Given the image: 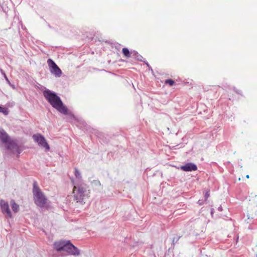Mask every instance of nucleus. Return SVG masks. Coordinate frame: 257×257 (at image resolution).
Masks as SVG:
<instances>
[{
	"label": "nucleus",
	"mask_w": 257,
	"mask_h": 257,
	"mask_svg": "<svg viewBox=\"0 0 257 257\" xmlns=\"http://www.w3.org/2000/svg\"><path fill=\"white\" fill-rule=\"evenodd\" d=\"M129 54H130V58L132 57V58H133L138 61H143L145 63V64L147 66V67H148V68L149 69H151L152 71L153 70L152 67L150 66L149 64L148 63V62L144 61L143 60V57L141 55H140L137 52H136L135 51L131 50V51H130Z\"/></svg>",
	"instance_id": "9"
},
{
	"label": "nucleus",
	"mask_w": 257,
	"mask_h": 257,
	"mask_svg": "<svg viewBox=\"0 0 257 257\" xmlns=\"http://www.w3.org/2000/svg\"><path fill=\"white\" fill-rule=\"evenodd\" d=\"M180 169L185 172H191L197 170V167L195 164L187 163L184 165L181 166Z\"/></svg>",
	"instance_id": "10"
},
{
	"label": "nucleus",
	"mask_w": 257,
	"mask_h": 257,
	"mask_svg": "<svg viewBox=\"0 0 257 257\" xmlns=\"http://www.w3.org/2000/svg\"><path fill=\"white\" fill-rule=\"evenodd\" d=\"M43 95L48 102L60 113L65 115L71 114L72 117L74 115L71 113H69V110L67 107L65 106L61 100L60 97L57 95V93L49 89H46L43 92Z\"/></svg>",
	"instance_id": "1"
},
{
	"label": "nucleus",
	"mask_w": 257,
	"mask_h": 257,
	"mask_svg": "<svg viewBox=\"0 0 257 257\" xmlns=\"http://www.w3.org/2000/svg\"><path fill=\"white\" fill-rule=\"evenodd\" d=\"M72 182L73 184L74 200L81 204H85L89 197L90 190L88 186L83 182H74L73 180Z\"/></svg>",
	"instance_id": "2"
},
{
	"label": "nucleus",
	"mask_w": 257,
	"mask_h": 257,
	"mask_svg": "<svg viewBox=\"0 0 257 257\" xmlns=\"http://www.w3.org/2000/svg\"><path fill=\"white\" fill-rule=\"evenodd\" d=\"M94 183H95L96 185H100V183L99 181H95L94 182Z\"/></svg>",
	"instance_id": "19"
},
{
	"label": "nucleus",
	"mask_w": 257,
	"mask_h": 257,
	"mask_svg": "<svg viewBox=\"0 0 257 257\" xmlns=\"http://www.w3.org/2000/svg\"><path fill=\"white\" fill-rule=\"evenodd\" d=\"M234 91L238 94H241V91L240 90H237L235 88L234 89Z\"/></svg>",
	"instance_id": "20"
},
{
	"label": "nucleus",
	"mask_w": 257,
	"mask_h": 257,
	"mask_svg": "<svg viewBox=\"0 0 257 257\" xmlns=\"http://www.w3.org/2000/svg\"><path fill=\"white\" fill-rule=\"evenodd\" d=\"M122 52L125 56L128 57V48H123Z\"/></svg>",
	"instance_id": "17"
},
{
	"label": "nucleus",
	"mask_w": 257,
	"mask_h": 257,
	"mask_svg": "<svg viewBox=\"0 0 257 257\" xmlns=\"http://www.w3.org/2000/svg\"><path fill=\"white\" fill-rule=\"evenodd\" d=\"M10 140V137L8 134L3 130H0V140L4 143H8Z\"/></svg>",
	"instance_id": "11"
},
{
	"label": "nucleus",
	"mask_w": 257,
	"mask_h": 257,
	"mask_svg": "<svg viewBox=\"0 0 257 257\" xmlns=\"http://www.w3.org/2000/svg\"><path fill=\"white\" fill-rule=\"evenodd\" d=\"M6 148L7 150L10 151L14 154L17 153L18 157L21 153V150L18 144L14 141H8V143H5Z\"/></svg>",
	"instance_id": "7"
},
{
	"label": "nucleus",
	"mask_w": 257,
	"mask_h": 257,
	"mask_svg": "<svg viewBox=\"0 0 257 257\" xmlns=\"http://www.w3.org/2000/svg\"><path fill=\"white\" fill-rule=\"evenodd\" d=\"M198 203L199 204V205L201 204V202H199V201H198Z\"/></svg>",
	"instance_id": "24"
},
{
	"label": "nucleus",
	"mask_w": 257,
	"mask_h": 257,
	"mask_svg": "<svg viewBox=\"0 0 257 257\" xmlns=\"http://www.w3.org/2000/svg\"><path fill=\"white\" fill-rule=\"evenodd\" d=\"M213 211H214V209L212 208V209H211V214H213Z\"/></svg>",
	"instance_id": "22"
},
{
	"label": "nucleus",
	"mask_w": 257,
	"mask_h": 257,
	"mask_svg": "<svg viewBox=\"0 0 257 257\" xmlns=\"http://www.w3.org/2000/svg\"><path fill=\"white\" fill-rule=\"evenodd\" d=\"M33 138L39 146L45 148L46 151H49L50 147L43 136L41 134H35L33 136Z\"/></svg>",
	"instance_id": "6"
},
{
	"label": "nucleus",
	"mask_w": 257,
	"mask_h": 257,
	"mask_svg": "<svg viewBox=\"0 0 257 257\" xmlns=\"http://www.w3.org/2000/svg\"><path fill=\"white\" fill-rule=\"evenodd\" d=\"M10 204L11 205L12 209L14 212L16 213L19 211V206L15 202L14 200H11Z\"/></svg>",
	"instance_id": "12"
},
{
	"label": "nucleus",
	"mask_w": 257,
	"mask_h": 257,
	"mask_svg": "<svg viewBox=\"0 0 257 257\" xmlns=\"http://www.w3.org/2000/svg\"><path fill=\"white\" fill-rule=\"evenodd\" d=\"M1 73L2 74V75L4 76L5 80H6V81L8 82V83L10 85H11V83L10 82V81H9L8 77L7 76L5 72H4V71L3 70V69H1Z\"/></svg>",
	"instance_id": "14"
},
{
	"label": "nucleus",
	"mask_w": 257,
	"mask_h": 257,
	"mask_svg": "<svg viewBox=\"0 0 257 257\" xmlns=\"http://www.w3.org/2000/svg\"><path fill=\"white\" fill-rule=\"evenodd\" d=\"M9 112V110L7 108L3 107L0 106V112L3 113L5 115H8Z\"/></svg>",
	"instance_id": "13"
},
{
	"label": "nucleus",
	"mask_w": 257,
	"mask_h": 257,
	"mask_svg": "<svg viewBox=\"0 0 257 257\" xmlns=\"http://www.w3.org/2000/svg\"><path fill=\"white\" fill-rule=\"evenodd\" d=\"M54 248L59 251H66L69 254L78 256L80 254V250L71 243L70 240H61L54 243Z\"/></svg>",
	"instance_id": "3"
},
{
	"label": "nucleus",
	"mask_w": 257,
	"mask_h": 257,
	"mask_svg": "<svg viewBox=\"0 0 257 257\" xmlns=\"http://www.w3.org/2000/svg\"><path fill=\"white\" fill-rule=\"evenodd\" d=\"M174 241H176V240H175V239L174 238V239L173 240V242H174Z\"/></svg>",
	"instance_id": "26"
},
{
	"label": "nucleus",
	"mask_w": 257,
	"mask_h": 257,
	"mask_svg": "<svg viewBox=\"0 0 257 257\" xmlns=\"http://www.w3.org/2000/svg\"><path fill=\"white\" fill-rule=\"evenodd\" d=\"M166 84H168L170 86H172L175 83V81L171 79H167L165 81Z\"/></svg>",
	"instance_id": "16"
},
{
	"label": "nucleus",
	"mask_w": 257,
	"mask_h": 257,
	"mask_svg": "<svg viewBox=\"0 0 257 257\" xmlns=\"http://www.w3.org/2000/svg\"><path fill=\"white\" fill-rule=\"evenodd\" d=\"M218 210L220 211H221L222 210V207L221 206H220L219 207H218Z\"/></svg>",
	"instance_id": "21"
},
{
	"label": "nucleus",
	"mask_w": 257,
	"mask_h": 257,
	"mask_svg": "<svg viewBox=\"0 0 257 257\" xmlns=\"http://www.w3.org/2000/svg\"><path fill=\"white\" fill-rule=\"evenodd\" d=\"M174 241H176V240H175V239L174 238V239L173 240V242H174Z\"/></svg>",
	"instance_id": "27"
},
{
	"label": "nucleus",
	"mask_w": 257,
	"mask_h": 257,
	"mask_svg": "<svg viewBox=\"0 0 257 257\" xmlns=\"http://www.w3.org/2000/svg\"><path fill=\"white\" fill-rule=\"evenodd\" d=\"M0 206L2 212L5 214L6 217L9 218H11L12 217V214L8 202H6L4 200H1L0 201Z\"/></svg>",
	"instance_id": "8"
},
{
	"label": "nucleus",
	"mask_w": 257,
	"mask_h": 257,
	"mask_svg": "<svg viewBox=\"0 0 257 257\" xmlns=\"http://www.w3.org/2000/svg\"><path fill=\"white\" fill-rule=\"evenodd\" d=\"M246 178H249V175H246Z\"/></svg>",
	"instance_id": "23"
},
{
	"label": "nucleus",
	"mask_w": 257,
	"mask_h": 257,
	"mask_svg": "<svg viewBox=\"0 0 257 257\" xmlns=\"http://www.w3.org/2000/svg\"><path fill=\"white\" fill-rule=\"evenodd\" d=\"M256 257H257V253H256Z\"/></svg>",
	"instance_id": "28"
},
{
	"label": "nucleus",
	"mask_w": 257,
	"mask_h": 257,
	"mask_svg": "<svg viewBox=\"0 0 257 257\" xmlns=\"http://www.w3.org/2000/svg\"><path fill=\"white\" fill-rule=\"evenodd\" d=\"M33 194L35 203L40 207H44L46 204L47 198L38 186L36 181L33 183Z\"/></svg>",
	"instance_id": "4"
},
{
	"label": "nucleus",
	"mask_w": 257,
	"mask_h": 257,
	"mask_svg": "<svg viewBox=\"0 0 257 257\" xmlns=\"http://www.w3.org/2000/svg\"><path fill=\"white\" fill-rule=\"evenodd\" d=\"M74 170H75L74 174H75V177L78 179L81 178V173H80V171L76 168H75Z\"/></svg>",
	"instance_id": "15"
},
{
	"label": "nucleus",
	"mask_w": 257,
	"mask_h": 257,
	"mask_svg": "<svg viewBox=\"0 0 257 257\" xmlns=\"http://www.w3.org/2000/svg\"><path fill=\"white\" fill-rule=\"evenodd\" d=\"M209 196V194L208 192H206L205 194V198L206 199H207Z\"/></svg>",
	"instance_id": "18"
},
{
	"label": "nucleus",
	"mask_w": 257,
	"mask_h": 257,
	"mask_svg": "<svg viewBox=\"0 0 257 257\" xmlns=\"http://www.w3.org/2000/svg\"><path fill=\"white\" fill-rule=\"evenodd\" d=\"M198 203L199 204V205L201 204V202H199V201H198Z\"/></svg>",
	"instance_id": "25"
},
{
	"label": "nucleus",
	"mask_w": 257,
	"mask_h": 257,
	"mask_svg": "<svg viewBox=\"0 0 257 257\" xmlns=\"http://www.w3.org/2000/svg\"><path fill=\"white\" fill-rule=\"evenodd\" d=\"M47 63L48 64L50 72L54 74L56 77H60L62 74V71L55 62L51 59H48L47 60Z\"/></svg>",
	"instance_id": "5"
}]
</instances>
